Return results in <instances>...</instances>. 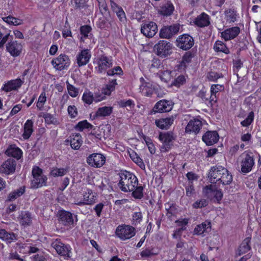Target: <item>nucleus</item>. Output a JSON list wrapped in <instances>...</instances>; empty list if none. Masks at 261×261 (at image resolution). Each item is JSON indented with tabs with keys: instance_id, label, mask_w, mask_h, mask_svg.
<instances>
[{
	"instance_id": "14",
	"label": "nucleus",
	"mask_w": 261,
	"mask_h": 261,
	"mask_svg": "<svg viewBox=\"0 0 261 261\" xmlns=\"http://www.w3.org/2000/svg\"><path fill=\"white\" fill-rule=\"evenodd\" d=\"M179 27L178 23L164 26L160 32V36L164 38H171L179 32Z\"/></svg>"
},
{
	"instance_id": "56",
	"label": "nucleus",
	"mask_w": 261,
	"mask_h": 261,
	"mask_svg": "<svg viewBox=\"0 0 261 261\" xmlns=\"http://www.w3.org/2000/svg\"><path fill=\"white\" fill-rule=\"evenodd\" d=\"M11 31H7V34L3 36L2 39L0 40V48L4 47L6 42L8 40H12L13 37L12 35H10Z\"/></svg>"
},
{
	"instance_id": "6",
	"label": "nucleus",
	"mask_w": 261,
	"mask_h": 261,
	"mask_svg": "<svg viewBox=\"0 0 261 261\" xmlns=\"http://www.w3.org/2000/svg\"><path fill=\"white\" fill-rule=\"evenodd\" d=\"M58 215L59 222L66 226H73L74 218L76 219V222L77 221L76 215L65 210L59 211Z\"/></svg>"
},
{
	"instance_id": "16",
	"label": "nucleus",
	"mask_w": 261,
	"mask_h": 261,
	"mask_svg": "<svg viewBox=\"0 0 261 261\" xmlns=\"http://www.w3.org/2000/svg\"><path fill=\"white\" fill-rule=\"evenodd\" d=\"M22 46L21 43L16 41L11 40L6 44V49L13 57H17L20 55L22 50Z\"/></svg>"
},
{
	"instance_id": "38",
	"label": "nucleus",
	"mask_w": 261,
	"mask_h": 261,
	"mask_svg": "<svg viewBox=\"0 0 261 261\" xmlns=\"http://www.w3.org/2000/svg\"><path fill=\"white\" fill-rule=\"evenodd\" d=\"M113 112V107H103L99 108L95 114V117H106L110 116Z\"/></svg>"
},
{
	"instance_id": "52",
	"label": "nucleus",
	"mask_w": 261,
	"mask_h": 261,
	"mask_svg": "<svg viewBox=\"0 0 261 261\" xmlns=\"http://www.w3.org/2000/svg\"><path fill=\"white\" fill-rule=\"evenodd\" d=\"M221 73H218L215 71H210L207 74V78L210 81L215 82L218 79L222 77Z\"/></svg>"
},
{
	"instance_id": "19",
	"label": "nucleus",
	"mask_w": 261,
	"mask_h": 261,
	"mask_svg": "<svg viewBox=\"0 0 261 261\" xmlns=\"http://www.w3.org/2000/svg\"><path fill=\"white\" fill-rule=\"evenodd\" d=\"M157 25L153 22L144 24L141 29V33L148 37H153L157 32Z\"/></svg>"
},
{
	"instance_id": "45",
	"label": "nucleus",
	"mask_w": 261,
	"mask_h": 261,
	"mask_svg": "<svg viewBox=\"0 0 261 261\" xmlns=\"http://www.w3.org/2000/svg\"><path fill=\"white\" fill-rule=\"evenodd\" d=\"M40 116L42 117L44 119L45 123L47 124H56L58 123L57 119L53 115L49 113H42L40 115Z\"/></svg>"
},
{
	"instance_id": "28",
	"label": "nucleus",
	"mask_w": 261,
	"mask_h": 261,
	"mask_svg": "<svg viewBox=\"0 0 261 261\" xmlns=\"http://www.w3.org/2000/svg\"><path fill=\"white\" fill-rule=\"evenodd\" d=\"M5 154L19 160L21 158L22 152L20 148L17 147L15 145H11L6 150Z\"/></svg>"
},
{
	"instance_id": "47",
	"label": "nucleus",
	"mask_w": 261,
	"mask_h": 261,
	"mask_svg": "<svg viewBox=\"0 0 261 261\" xmlns=\"http://www.w3.org/2000/svg\"><path fill=\"white\" fill-rule=\"evenodd\" d=\"M93 127V125L89 123L86 120L79 122L75 127V129L80 132L83 131L84 128L92 129Z\"/></svg>"
},
{
	"instance_id": "2",
	"label": "nucleus",
	"mask_w": 261,
	"mask_h": 261,
	"mask_svg": "<svg viewBox=\"0 0 261 261\" xmlns=\"http://www.w3.org/2000/svg\"><path fill=\"white\" fill-rule=\"evenodd\" d=\"M32 174L33 177L31 182L32 188L37 189L46 185L47 177L43 175L41 168L38 166H34Z\"/></svg>"
},
{
	"instance_id": "60",
	"label": "nucleus",
	"mask_w": 261,
	"mask_h": 261,
	"mask_svg": "<svg viewBox=\"0 0 261 261\" xmlns=\"http://www.w3.org/2000/svg\"><path fill=\"white\" fill-rule=\"evenodd\" d=\"M173 71L170 70H165L162 72L161 78L162 80H164L165 82L169 81L172 76Z\"/></svg>"
},
{
	"instance_id": "7",
	"label": "nucleus",
	"mask_w": 261,
	"mask_h": 261,
	"mask_svg": "<svg viewBox=\"0 0 261 261\" xmlns=\"http://www.w3.org/2000/svg\"><path fill=\"white\" fill-rule=\"evenodd\" d=\"M116 234L121 240H125L134 237L136 231L135 228L131 226H119L116 229Z\"/></svg>"
},
{
	"instance_id": "29",
	"label": "nucleus",
	"mask_w": 261,
	"mask_h": 261,
	"mask_svg": "<svg viewBox=\"0 0 261 261\" xmlns=\"http://www.w3.org/2000/svg\"><path fill=\"white\" fill-rule=\"evenodd\" d=\"M0 239L7 243H10L17 240V235L13 232H8L5 229H2L0 230Z\"/></svg>"
},
{
	"instance_id": "12",
	"label": "nucleus",
	"mask_w": 261,
	"mask_h": 261,
	"mask_svg": "<svg viewBox=\"0 0 261 261\" xmlns=\"http://www.w3.org/2000/svg\"><path fill=\"white\" fill-rule=\"evenodd\" d=\"M16 161L12 158L6 160L0 167V173L6 175L13 174L15 172Z\"/></svg>"
},
{
	"instance_id": "58",
	"label": "nucleus",
	"mask_w": 261,
	"mask_h": 261,
	"mask_svg": "<svg viewBox=\"0 0 261 261\" xmlns=\"http://www.w3.org/2000/svg\"><path fill=\"white\" fill-rule=\"evenodd\" d=\"M254 118V113L253 112H250L247 117L243 121L241 122V124L243 126H248L249 125L251 122H252Z\"/></svg>"
},
{
	"instance_id": "5",
	"label": "nucleus",
	"mask_w": 261,
	"mask_h": 261,
	"mask_svg": "<svg viewBox=\"0 0 261 261\" xmlns=\"http://www.w3.org/2000/svg\"><path fill=\"white\" fill-rule=\"evenodd\" d=\"M159 140L163 144L161 147L162 152L168 151L172 145V142L175 140L173 133L171 132L166 133H161L159 136Z\"/></svg>"
},
{
	"instance_id": "55",
	"label": "nucleus",
	"mask_w": 261,
	"mask_h": 261,
	"mask_svg": "<svg viewBox=\"0 0 261 261\" xmlns=\"http://www.w3.org/2000/svg\"><path fill=\"white\" fill-rule=\"evenodd\" d=\"M66 83L69 94L72 97H76L79 93L78 90L73 85L70 84L68 82H67Z\"/></svg>"
},
{
	"instance_id": "20",
	"label": "nucleus",
	"mask_w": 261,
	"mask_h": 261,
	"mask_svg": "<svg viewBox=\"0 0 261 261\" xmlns=\"http://www.w3.org/2000/svg\"><path fill=\"white\" fill-rule=\"evenodd\" d=\"M202 139L207 145L210 146L218 141L219 136L216 131H207L203 135Z\"/></svg>"
},
{
	"instance_id": "51",
	"label": "nucleus",
	"mask_w": 261,
	"mask_h": 261,
	"mask_svg": "<svg viewBox=\"0 0 261 261\" xmlns=\"http://www.w3.org/2000/svg\"><path fill=\"white\" fill-rule=\"evenodd\" d=\"M225 15L227 17V20L230 22H234L236 20V11L234 10L229 9L225 11Z\"/></svg>"
},
{
	"instance_id": "34",
	"label": "nucleus",
	"mask_w": 261,
	"mask_h": 261,
	"mask_svg": "<svg viewBox=\"0 0 261 261\" xmlns=\"http://www.w3.org/2000/svg\"><path fill=\"white\" fill-rule=\"evenodd\" d=\"M70 170L69 166H66L64 168H53L50 172V174L54 177L63 176L66 175Z\"/></svg>"
},
{
	"instance_id": "15",
	"label": "nucleus",
	"mask_w": 261,
	"mask_h": 261,
	"mask_svg": "<svg viewBox=\"0 0 261 261\" xmlns=\"http://www.w3.org/2000/svg\"><path fill=\"white\" fill-rule=\"evenodd\" d=\"M140 81L141 82L140 91L142 95L151 96L154 91V87L152 84L149 82H146L143 77L140 79Z\"/></svg>"
},
{
	"instance_id": "43",
	"label": "nucleus",
	"mask_w": 261,
	"mask_h": 261,
	"mask_svg": "<svg viewBox=\"0 0 261 261\" xmlns=\"http://www.w3.org/2000/svg\"><path fill=\"white\" fill-rule=\"evenodd\" d=\"M210 191L214 192V198L218 202L220 201L223 198V193L221 190H217L215 185H211L206 187Z\"/></svg>"
},
{
	"instance_id": "64",
	"label": "nucleus",
	"mask_w": 261,
	"mask_h": 261,
	"mask_svg": "<svg viewBox=\"0 0 261 261\" xmlns=\"http://www.w3.org/2000/svg\"><path fill=\"white\" fill-rule=\"evenodd\" d=\"M73 6L76 9H81L84 7L86 0H71Z\"/></svg>"
},
{
	"instance_id": "39",
	"label": "nucleus",
	"mask_w": 261,
	"mask_h": 261,
	"mask_svg": "<svg viewBox=\"0 0 261 261\" xmlns=\"http://www.w3.org/2000/svg\"><path fill=\"white\" fill-rule=\"evenodd\" d=\"M193 57V55L191 51L186 52L182 57V60L179 65V68L180 69H185L187 64H189Z\"/></svg>"
},
{
	"instance_id": "61",
	"label": "nucleus",
	"mask_w": 261,
	"mask_h": 261,
	"mask_svg": "<svg viewBox=\"0 0 261 261\" xmlns=\"http://www.w3.org/2000/svg\"><path fill=\"white\" fill-rule=\"evenodd\" d=\"M208 204V201L206 199L197 200L193 204V207L195 208H202Z\"/></svg>"
},
{
	"instance_id": "4",
	"label": "nucleus",
	"mask_w": 261,
	"mask_h": 261,
	"mask_svg": "<svg viewBox=\"0 0 261 261\" xmlns=\"http://www.w3.org/2000/svg\"><path fill=\"white\" fill-rule=\"evenodd\" d=\"M51 246L55 249L58 254L63 256L65 258L70 257L71 248L69 245H66L62 243L60 239H56L53 241Z\"/></svg>"
},
{
	"instance_id": "21",
	"label": "nucleus",
	"mask_w": 261,
	"mask_h": 261,
	"mask_svg": "<svg viewBox=\"0 0 261 261\" xmlns=\"http://www.w3.org/2000/svg\"><path fill=\"white\" fill-rule=\"evenodd\" d=\"M240 29L238 27H233L225 30L221 33V37L225 41H228L236 38L240 33Z\"/></svg>"
},
{
	"instance_id": "53",
	"label": "nucleus",
	"mask_w": 261,
	"mask_h": 261,
	"mask_svg": "<svg viewBox=\"0 0 261 261\" xmlns=\"http://www.w3.org/2000/svg\"><path fill=\"white\" fill-rule=\"evenodd\" d=\"M165 208L167 212V214H170L171 216L176 214L177 208L176 205L173 203H167L165 204Z\"/></svg>"
},
{
	"instance_id": "22",
	"label": "nucleus",
	"mask_w": 261,
	"mask_h": 261,
	"mask_svg": "<svg viewBox=\"0 0 261 261\" xmlns=\"http://www.w3.org/2000/svg\"><path fill=\"white\" fill-rule=\"evenodd\" d=\"M176 117V115H174L166 118L158 119L155 120V123L160 128L167 129L173 124Z\"/></svg>"
},
{
	"instance_id": "18",
	"label": "nucleus",
	"mask_w": 261,
	"mask_h": 261,
	"mask_svg": "<svg viewBox=\"0 0 261 261\" xmlns=\"http://www.w3.org/2000/svg\"><path fill=\"white\" fill-rule=\"evenodd\" d=\"M202 126V122L198 119L191 120L188 123L185 128L187 133L198 134Z\"/></svg>"
},
{
	"instance_id": "54",
	"label": "nucleus",
	"mask_w": 261,
	"mask_h": 261,
	"mask_svg": "<svg viewBox=\"0 0 261 261\" xmlns=\"http://www.w3.org/2000/svg\"><path fill=\"white\" fill-rule=\"evenodd\" d=\"M185 82L186 79L185 76L183 75H180L174 80V81L171 83V85L179 87L181 85H183Z\"/></svg>"
},
{
	"instance_id": "23",
	"label": "nucleus",
	"mask_w": 261,
	"mask_h": 261,
	"mask_svg": "<svg viewBox=\"0 0 261 261\" xmlns=\"http://www.w3.org/2000/svg\"><path fill=\"white\" fill-rule=\"evenodd\" d=\"M89 49H83L76 56V61L79 67L86 65L91 58Z\"/></svg>"
},
{
	"instance_id": "36",
	"label": "nucleus",
	"mask_w": 261,
	"mask_h": 261,
	"mask_svg": "<svg viewBox=\"0 0 261 261\" xmlns=\"http://www.w3.org/2000/svg\"><path fill=\"white\" fill-rule=\"evenodd\" d=\"M222 171L223 175L221 176V179L220 181L222 184L223 185H229L232 181V176L231 174L228 173V171L225 168H220Z\"/></svg>"
},
{
	"instance_id": "17",
	"label": "nucleus",
	"mask_w": 261,
	"mask_h": 261,
	"mask_svg": "<svg viewBox=\"0 0 261 261\" xmlns=\"http://www.w3.org/2000/svg\"><path fill=\"white\" fill-rule=\"evenodd\" d=\"M220 168H224L221 166H216L211 167L208 174V178L211 183H216L220 181L221 176L223 175Z\"/></svg>"
},
{
	"instance_id": "50",
	"label": "nucleus",
	"mask_w": 261,
	"mask_h": 261,
	"mask_svg": "<svg viewBox=\"0 0 261 261\" xmlns=\"http://www.w3.org/2000/svg\"><path fill=\"white\" fill-rule=\"evenodd\" d=\"M123 73L122 69L119 66L115 67L113 69L108 70L107 72V74L108 76L122 75Z\"/></svg>"
},
{
	"instance_id": "11",
	"label": "nucleus",
	"mask_w": 261,
	"mask_h": 261,
	"mask_svg": "<svg viewBox=\"0 0 261 261\" xmlns=\"http://www.w3.org/2000/svg\"><path fill=\"white\" fill-rule=\"evenodd\" d=\"M51 64L57 70L61 71L69 66L70 59L66 55L61 54L51 61Z\"/></svg>"
},
{
	"instance_id": "24",
	"label": "nucleus",
	"mask_w": 261,
	"mask_h": 261,
	"mask_svg": "<svg viewBox=\"0 0 261 261\" xmlns=\"http://www.w3.org/2000/svg\"><path fill=\"white\" fill-rule=\"evenodd\" d=\"M23 83L20 79L11 80L6 83L2 89L7 92L17 90L21 86Z\"/></svg>"
},
{
	"instance_id": "1",
	"label": "nucleus",
	"mask_w": 261,
	"mask_h": 261,
	"mask_svg": "<svg viewBox=\"0 0 261 261\" xmlns=\"http://www.w3.org/2000/svg\"><path fill=\"white\" fill-rule=\"evenodd\" d=\"M120 180L118 184L119 188L124 192H130L138 185L137 177L133 173L124 171L119 174Z\"/></svg>"
},
{
	"instance_id": "32",
	"label": "nucleus",
	"mask_w": 261,
	"mask_h": 261,
	"mask_svg": "<svg viewBox=\"0 0 261 261\" xmlns=\"http://www.w3.org/2000/svg\"><path fill=\"white\" fill-rule=\"evenodd\" d=\"M33 122L31 120H28L24 124V132L22 137L24 139H28L31 136L33 132Z\"/></svg>"
},
{
	"instance_id": "26",
	"label": "nucleus",
	"mask_w": 261,
	"mask_h": 261,
	"mask_svg": "<svg viewBox=\"0 0 261 261\" xmlns=\"http://www.w3.org/2000/svg\"><path fill=\"white\" fill-rule=\"evenodd\" d=\"M195 24L200 28L204 27L210 24V17L205 13L198 16L194 21Z\"/></svg>"
},
{
	"instance_id": "40",
	"label": "nucleus",
	"mask_w": 261,
	"mask_h": 261,
	"mask_svg": "<svg viewBox=\"0 0 261 261\" xmlns=\"http://www.w3.org/2000/svg\"><path fill=\"white\" fill-rule=\"evenodd\" d=\"M214 49L216 52H222L225 54H228L229 53V50L225 44L219 40H217L215 43Z\"/></svg>"
},
{
	"instance_id": "41",
	"label": "nucleus",
	"mask_w": 261,
	"mask_h": 261,
	"mask_svg": "<svg viewBox=\"0 0 261 261\" xmlns=\"http://www.w3.org/2000/svg\"><path fill=\"white\" fill-rule=\"evenodd\" d=\"M174 10L173 5L170 3H167L161 7L160 12L162 15L170 16L173 13Z\"/></svg>"
},
{
	"instance_id": "48",
	"label": "nucleus",
	"mask_w": 261,
	"mask_h": 261,
	"mask_svg": "<svg viewBox=\"0 0 261 261\" xmlns=\"http://www.w3.org/2000/svg\"><path fill=\"white\" fill-rule=\"evenodd\" d=\"M92 194V191L90 189H87L83 195V200L85 201L86 204H91L93 202V196L90 197Z\"/></svg>"
},
{
	"instance_id": "46",
	"label": "nucleus",
	"mask_w": 261,
	"mask_h": 261,
	"mask_svg": "<svg viewBox=\"0 0 261 261\" xmlns=\"http://www.w3.org/2000/svg\"><path fill=\"white\" fill-rule=\"evenodd\" d=\"M82 100L85 103L89 105L94 101V95L90 91H86L83 94Z\"/></svg>"
},
{
	"instance_id": "37",
	"label": "nucleus",
	"mask_w": 261,
	"mask_h": 261,
	"mask_svg": "<svg viewBox=\"0 0 261 261\" xmlns=\"http://www.w3.org/2000/svg\"><path fill=\"white\" fill-rule=\"evenodd\" d=\"M117 85L116 79H113L110 82L106 85V86L102 88V91L107 96L111 95L112 92L115 90L116 86Z\"/></svg>"
},
{
	"instance_id": "8",
	"label": "nucleus",
	"mask_w": 261,
	"mask_h": 261,
	"mask_svg": "<svg viewBox=\"0 0 261 261\" xmlns=\"http://www.w3.org/2000/svg\"><path fill=\"white\" fill-rule=\"evenodd\" d=\"M241 158V172L244 174L247 173L251 171L254 165L253 155L252 153H244L242 154Z\"/></svg>"
},
{
	"instance_id": "27",
	"label": "nucleus",
	"mask_w": 261,
	"mask_h": 261,
	"mask_svg": "<svg viewBox=\"0 0 261 261\" xmlns=\"http://www.w3.org/2000/svg\"><path fill=\"white\" fill-rule=\"evenodd\" d=\"M18 218L20 224L24 227L30 226L32 223V217L28 211L21 212Z\"/></svg>"
},
{
	"instance_id": "9",
	"label": "nucleus",
	"mask_w": 261,
	"mask_h": 261,
	"mask_svg": "<svg viewBox=\"0 0 261 261\" xmlns=\"http://www.w3.org/2000/svg\"><path fill=\"white\" fill-rule=\"evenodd\" d=\"M173 105L174 103L171 100H161L156 103L151 111V114L169 112L172 109Z\"/></svg>"
},
{
	"instance_id": "25",
	"label": "nucleus",
	"mask_w": 261,
	"mask_h": 261,
	"mask_svg": "<svg viewBox=\"0 0 261 261\" xmlns=\"http://www.w3.org/2000/svg\"><path fill=\"white\" fill-rule=\"evenodd\" d=\"M98 64V71L99 72H102L107 68L111 67L113 65V62L110 58L102 56L99 59Z\"/></svg>"
},
{
	"instance_id": "59",
	"label": "nucleus",
	"mask_w": 261,
	"mask_h": 261,
	"mask_svg": "<svg viewBox=\"0 0 261 261\" xmlns=\"http://www.w3.org/2000/svg\"><path fill=\"white\" fill-rule=\"evenodd\" d=\"M118 105L120 107L122 108L125 107H129L130 108H132L135 106V104L133 100L131 99H128L127 100H120L118 101Z\"/></svg>"
},
{
	"instance_id": "57",
	"label": "nucleus",
	"mask_w": 261,
	"mask_h": 261,
	"mask_svg": "<svg viewBox=\"0 0 261 261\" xmlns=\"http://www.w3.org/2000/svg\"><path fill=\"white\" fill-rule=\"evenodd\" d=\"M92 28L90 25H85L80 27V33L84 38L88 37L89 33L91 31Z\"/></svg>"
},
{
	"instance_id": "31",
	"label": "nucleus",
	"mask_w": 261,
	"mask_h": 261,
	"mask_svg": "<svg viewBox=\"0 0 261 261\" xmlns=\"http://www.w3.org/2000/svg\"><path fill=\"white\" fill-rule=\"evenodd\" d=\"M70 146L74 150H77L80 148L83 143L82 137L80 134H75L70 136Z\"/></svg>"
},
{
	"instance_id": "62",
	"label": "nucleus",
	"mask_w": 261,
	"mask_h": 261,
	"mask_svg": "<svg viewBox=\"0 0 261 261\" xmlns=\"http://www.w3.org/2000/svg\"><path fill=\"white\" fill-rule=\"evenodd\" d=\"M46 100V97L45 96V93H41L39 97L38 102L37 103V107L39 110H41Z\"/></svg>"
},
{
	"instance_id": "30",
	"label": "nucleus",
	"mask_w": 261,
	"mask_h": 261,
	"mask_svg": "<svg viewBox=\"0 0 261 261\" xmlns=\"http://www.w3.org/2000/svg\"><path fill=\"white\" fill-rule=\"evenodd\" d=\"M224 87L222 85L213 84L211 87V96H210V101H217V94L223 90Z\"/></svg>"
},
{
	"instance_id": "3",
	"label": "nucleus",
	"mask_w": 261,
	"mask_h": 261,
	"mask_svg": "<svg viewBox=\"0 0 261 261\" xmlns=\"http://www.w3.org/2000/svg\"><path fill=\"white\" fill-rule=\"evenodd\" d=\"M156 54L162 58H166L172 53V46L170 42L166 40H160L154 46Z\"/></svg>"
},
{
	"instance_id": "42",
	"label": "nucleus",
	"mask_w": 261,
	"mask_h": 261,
	"mask_svg": "<svg viewBox=\"0 0 261 261\" xmlns=\"http://www.w3.org/2000/svg\"><path fill=\"white\" fill-rule=\"evenodd\" d=\"M211 228L210 223H202L196 226L194 229V233L195 234L200 235L202 234L203 233L207 231L208 228Z\"/></svg>"
},
{
	"instance_id": "49",
	"label": "nucleus",
	"mask_w": 261,
	"mask_h": 261,
	"mask_svg": "<svg viewBox=\"0 0 261 261\" xmlns=\"http://www.w3.org/2000/svg\"><path fill=\"white\" fill-rule=\"evenodd\" d=\"M143 188L142 186L137 187V186H136V187L135 188V189L132 191L133 196L136 199H141L143 196Z\"/></svg>"
},
{
	"instance_id": "35",
	"label": "nucleus",
	"mask_w": 261,
	"mask_h": 261,
	"mask_svg": "<svg viewBox=\"0 0 261 261\" xmlns=\"http://www.w3.org/2000/svg\"><path fill=\"white\" fill-rule=\"evenodd\" d=\"M25 192V187H21L10 193L7 197V201H12L19 197Z\"/></svg>"
},
{
	"instance_id": "13",
	"label": "nucleus",
	"mask_w": 261,
	"mask_h": 261,
	"mask_svg": "<svg viewBox=\"0 0 261 261\" xmlns=\"http://www.w3.org/2000/svg\"><path fill=\"white\" fill-rule=\"evenodd\" d=\"M106 162L105 156L100 153H93L87 159V163L91 167L99 168L104 165Z\"/></svg>"
},
{
	"instance_id": "10",
	"label": "nucleus",
	"mask_w": 261,
	"mask_h": 261,
	"mask_svg": "<svg viewBox=\"0 0 261 261\" xmlns=\"http://www.w3.org/2000/svg\"><path fill=\"white\" fill-rule=\"evenodd\" d=\"M194 43L193 38L188 34L180 35L176 39L177 46L185 50L190 49Z\"/></svg>"
},
{
	"instance_id": "33",
	"label": "nucleus",
	"mask_w": 261,
	"mask_h": 261,
	"mask_svg": "<svg viewBox=\"0 0 261 261\" xmlns=\"http://www.w3.org/2000/svg\"><path fill=\"white\" fill-rule=\"evenodd\" d=\"M250 241V237H247L243 240L238 249V254L239 255L245 253L250 250L251 247L249 245Z\"/></svg>"
},
{
	"instance_id": "63",
	"label": "nucleus",
	"mask_w": 261,
	"mask_h": 261,
	"mask_svg": "<svg viewBox=\"0 0 261 261\" xmlns=\"http://www.w3.org/2000/svg\"><path fill=\"white\" fill-rule=\"evenodd\" d=\"M133 224L136 225L140 223L142 219V215L141 212H135L133 215Z\"/></svg>"
},
{
	"instance_id": "44",
	"label": "nucleus",
	"mask_w": 261,
	"mask_h": 261,
	"mask_svg": "<svg viewBox=\"0 0 261 261\" xmlns=\"http://www.w3.org/2000/svg\"><path fill=\"white\" fill-rule=\"evenodd\" d=\"M3 20L8 24L13 25H19L22 24V21L11 15L2 18Z\"/></svg>"
}]
</instances>
